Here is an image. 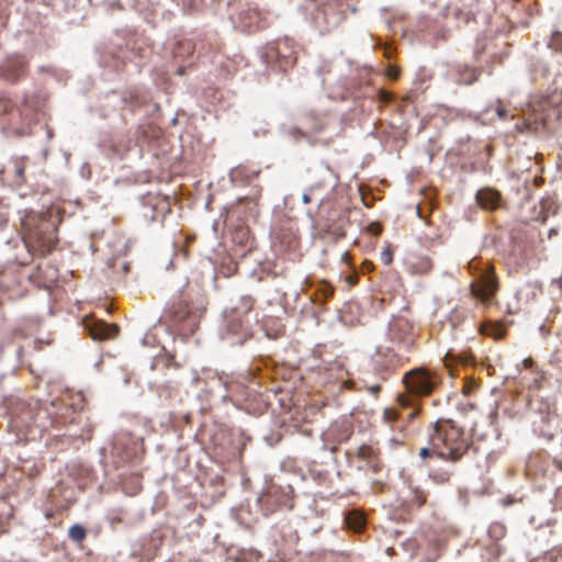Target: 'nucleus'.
I'll return each instance as SVG.
<instances>
[{
  "mask_svg": "<svg viewBox=\"0 0 562 562\" xmlns=\"http://www.w3.org/2000/svg\"><path fill=\"white\" fill-rule=\"evenodd\" d=\"M472 445L471 437L451 419H438L428 428V446L419 450L422 459L439 458L458 462Z\"/></svg>",
  "mask_w": 562,
  "mask_h": 562,
  "instance_id": "f257e3e1",
  "label": "nucleus"
},
{
  "mask_svg": "<svg viewBox=\"0 0 562 562\" xmlns=\"http://www.w3.org/2000/svg\"><path fill=\"white\" fill-rule=\"evenodd\" d=\"M404 391L398 393L396 402L402 411L408 409L407 420H413L422 409L420 400L431 396L441 384L440 374L426 367H418L407 371L402 379Z\"/></svg>",
  "mask_w": 562,
  "mask_h": 562,
  "instance_id": "f03ea898",
  "label": "nucleus"
},
{
  "mask_svg": "<svg viewBox=\"0 0 562 562\" xmlns=\"http://www.w3.org/2000/svg\"><path fill=\"white\" fill-rule=\"evenodd\" d=\"M256 304L251 295H241L231 307L223 313L220 336L229 345H243L251 336L250 321Z\"/></svg>",
  "mask_w": 562,
  "mask_h": 562,
  "instance_id": "7ed1b4c3",
  "label": "nucleus"
},
{
  "mask_svg": "<svg viewBox=\"0 0 562 562\" xmlns=\"http://www.w3.org/2000/svg\"><path fill=\"white\" fill-rule=\"evenodd\" d=\"M256 304L251 295H241L231 307L223 313L220 336L229 345H243L251 336L250 321Z\"/></svg>",
  "mask_w": 562,
  "mask_h": 562,
  "instance_id": "20e7f679",
  "label": "nucleus"
},
{
  "mask_svg": "<svg viewBox=\"0 0 562 562\" xmlns=\"http://www.w3.org/2000/svg\"><path fill=\"white\" fill-rule=\"evenodd\" d=\"M25 243L30 250L46 256L55 248L57 236L52 221L40 215H29L23 221Z\"/></svg>",
  "mask_w": 562,
  "mask_h": 562,
  "instance_id": "39448f33",
  "label": "nucleus"
},
{
  "mask_svg": "<svg viewBox=\"0 0 562 562\" xmlns=\"http://www.w3.org/2000/svg\"><path fill=\"white\" fill-rule=\"evenodd\" d=\"M554 97H542L530 101L524 112L525 125L528 130H552L561 117V110L553 102Z\"/></svg>",
  "mask_w": 562,
  "mask_h": 562,
  "instance_id": "423d86ee",
  "label": "nucleus"
},
{
  "mask_svg": "<svg viewBox=\"0 0 562 562\" xmlns=\"http://www.w3.org/2000/svg\"><path fill=\"white\" fill-rule=\"evenodd\" d=\"M530 422L533 431L552 440L559 430H562V418L557 412V406L548 400H538L532 404Z\"/></svg>",
  "mask_w": 562,
  "mask_h": 562,
  "instance_id": "0eeeda50",
  "label": "nucleus"
},
{
  "mask_svg": "<svg viewBox=\"0 0 562 562\" xmlns=\"http://www.w3.org/2000/svg\"><path fill=\"white\" fill-rule=\"evenodd\" d=\"M262 59L272 69L288 71L296 63L294 42L282 38L268 43L263 49Z\"/></svg>",
  "mask_w": 562,
  "mask_h": 562,
  "instance_id": "6e6552de",
  "label": "nucleus"
},
{
  "mask_svg": "<svg viewBox=\"0 0 562 562\" xmlns=\"http://www.w3.org/2000/svg\"><path fill=\"white\" fill-rule=\"evenodd\" d=\"M167 316L178 330L186 335H192L199 326L201 314L196 308L190 306L187 299L180 297L171 304Z\"/></svg>",
  "mask_w": 562,
  "mask_h": 562,
  "instance_id": "1a4fd4ad",
  "label": "nucleus"
},
{
  "mask_svg": "<svg viewBox=\"0 0 562 562\" xmlns=\"http://www.w3.org/2000/svg\"><path fill=\"white\" fill-rule=\"evenodd\" d=\"M85 327L94 340L113 339L119 335V326L116 324H108L104 321L95 318H86Z\"/></svg>",
  "mask_w": 562,
  "mask_h": 562,
  "instance_id": "9d476101",
  "label": "nucleus"
},
{
  "mask_svg": "<svg viewBox=\"0 0 562 562\" xmlns=\"http://www.w3.org/2000/svg\"><path fill=\"white\" fill-rule=\"evenodd\" d=\"M497 291V281L493 272L485 273L481 279L471 284V293L482 302L490 301Z\"/></svg>",
  "mask_w": 562,
  "mask_h": 562,
  "instance_id": "9b49d317",
  "label": "nucleus"
},
{
  "mask_svg": "<svg viewBox=\"0 0 562 562\" xmlns=\"http://www.w3.org/2000/svg\"><path fill=\"white\" fill-rule=\"evenodd\" d=\"M0 69L7 80L14 82L25 75L27 61L22 56H10L3 61Z\"/></svg>",
  "mask_w": 562,
  "mask_h": 562,
  "instance_id": "f8f14e48",
  "label": "nucleus"
},
{
  "mask_svg": "<svg viewBox=\"0 0 562 562\" xmlns=\"http://www.w3.org/2000/svg\"><path fill=\"white\" fill-rule=\"evenodd\" d=\"M407 494L405 495V502L411 507L420 508L423 507L428 497V492L424 488L422 484L415 481L413 477L408 476L405 480Z\"/></svg>",
  "mask_w": 562,
  "mask_h": 562,
  "instance_id": "ddd939ff",
  "label": "nucleus"
},
{
  "mask_svg": "<svg viewBox=\"0 0 562 562\" xmlns=\"http://www.w3.org/2000/svg\"><path fill=\"white\" fill-rule=\"evenodd\" d=\"M358 459L364 461L373 473H379L383 468L381 451L373 445H361L357 450Z\"/></svg>",
  "mask_w": 562,
  "mask_h": 562,
  "instance_id": "4468645a",
  "label": "nucleus"
},
{
  "mask_svg": "<svg viewBox=\"0 0 562 562\" xmlns=\"http://www.w3.org/2000/svg\"><path fill=\"white\" fill-rule=\"evenodd\" d=\"M259 504L261 510L270 515L285 505V495L272 487L259 498Z\"/></svg>",
  "mask_w": 562,
  "mask_h": 562,
  "instance_id": "2eb2a0df",
  "label": "nucleus"
},
{
  "mask_svg": "<svg viewBox=\"0 0 562 562\" xmlns=\"http://www.w3.org/2000/svg\"><path fill=\"white\" fill-rule=\"evenodd\" d=\"M390 336L394 341L411 345L413 342L411 324L404 318L394 321L390 326Z\"/></svg>",
  "mask_w": 562,
  "mask_h": 562,
  "instance_id": "dca6fc26",
  "label": "nucleus"
},
{
  "mask_svg": "<svg viewBox=\"0 0 562 562\" xmlns=\"http://www.w3.org/2000/svg\"><path fill=\"white\" fill-rule=\"evenodd\" d=\"M476 201L481 207L492 211L499 207L502 195L497 190L485 188L477 192Z\"/></svg>",
  "mask_w": 562,
  "mask_h": 562,
  "instance_id": "f3484780",
  "label": "nucleus"
},
{
  "mask_svg": "<svg viewBox=\"0 0 562 562\" xmlns=\"http://www.w3.org/2000/svg\"><path fill=\"white\" fill-rule=\"evenodd\" d=\"M243 27L252 32L265 26L261 12L257 8L248 9L239 14Z\"/></svg>",
  "mask_w": 562,
  "mask_h": 562,
  "instance_id": "a211bd4d",
  "label": "nucleus"
},
{
  "mask_svg": "<svg viewBox=\"0 0 562 562\" xmlns=\"http://www.w3.org/2000/svg\"><path fill=\"white\" fill-rule=\"evenodd\" d=\"M241 205L245 206L246 211H247V217H252V218H256L259 214V210L257 207V202L252 199H249V198H243V199H239L236 204L232 205L231 206V211L232 212H239V209L241 207Z\"/></svg>",
  "mask_w": 562,
  "mask_h": 562,
  "instance_id": "6ab92c4d",
  "label": "nucleus"
},
{
  "mask_svg": "<svg viewBox=\"0 0 562 562\" xmlns=\"http://www.w3.org/2000/svg\"><path fill=\"white\" fill-rule=\"evenodd\" d=\"M335 289L327 283L326 281H322L314 293V302L318 304H325L327 300L331 299L334 295Z\"/></svg>",
  "mask_w": 562,
  "mask_h": 562,
  "instance_id": "aec40b11",
  "label": "nucleus"
},
{
  "mask_svg": "<svg viewBox=\"0 0 562 562\" xmlns=\"http://www.w3.org/2000/svg\"><path fill=\"white\" fill-rule=\"evenodd\" d=\"M480 331L483 335L493 337L495 339H502L504 337V327L498 323L486 322L481 325Z\"/></svg>",
  "mask_w": 562,
  "mask_h": 562,
  "instance_id": "412c9836",
  "label": "nucleus"
},
{
  "mask_svg": "<svg viewBox=\"0 0 562 562\" xmlns=\"http://www.w3.org/2000/svg\"><path fill=\"white\" fill-rule=\"evenodd\" d=\"M480 76V71L476 68L464 67L459 72L458 82L462 85H472L474 83Z\"/></svg>",
  "mask_w": 562,
  "mask_h": 562,
  "instance_id": "4be33fe9",
  "label": "nucleus"
},
{
  "mask_svg": "<svg viewBox=\"0 0 562 562\" xmlns=\"http://www.w3.org/2000/svg\"><path fill=\"white\" fill-rule=\"evenodd\" d=\"M148 203L153 205L162 216L171 212V206L167 198H150Z\"/></svg>",
  "mask_w": 562,
  "mask_h": 562,
  "instance_id": "5701e85b",
  "label": "nucleus"
},
{
  "mask_svg": "<svg viewBox=\"0 0 562 562\" xmlns=\"http://www.w3.org/2000/svg\"><path fill=\"white\" fill-rule=\"evenodd\" d=\"M223 383L229 396L245 395V386L243 383L233 380H225Z\"/></svg>",
  "mask_w": 562,
  "mask_h": 562,
  "instance_id": "b1692460",
  "label": "nucleus"
},
{
  "mask_svg": "<svg viewBox=\"0 0 562 562\" xmlns=\"http://www.w3.org/2000/svg\"><path fill=\"white\" fill-rule=\"evenodd\" d=\"M490 111H494L499 120H506L508 117V112L501 100H496L495 102L491 103L486 108L485 112L488 113Z\"/></svg>",
  "mask_w": 562,
  "mask_h": 562,
  "instance_id": "393cba45",
  "label": "nucleus"
},
{
  "mask_svg": "<svg viewBox=\"0 0 562 562\" xmlns=\"http://www.w3.org/2000/svg\"><path fill=\"white\" fill-rule=\"evenodd\" d=\"M68 535L72 541L81 542L85 540L87 532L81 525H74L69 528Z\"/></svg>",
  "mask_w": 562,
  "mask_h": 562,
  "instance_id": "a878e982",
  "label": "nucleus"
},
{
  "mask_svg": "<svg viewBox=\"0 0 562 562\" xmlns=\"http://www.w3.org/2000/svg\"><path fill=\"white\" fill-rule=\"evenodd\" d=\"M347 521L348 525L356 530H359L364 526V518L357 514L349 515Z\"/></svg>",
  "mask_w": 562,
  "mask_h": 562,
  "instance_id": "bb28decb",
  "label": "nucleus"
},
{
  "mask_svg": "<svg viewBox=\"0 0 562 562\" xmlns=\"http://www.w3.org/2000/svg\"><path fill=\"white\" fill-rule=\"evenodd\" d=\"M400 418H401V413L396 408L390 407V408H386L383 413V419L389 424H393L396 420H398Z\"/></svg>",
  "mask_w": 562,
  "mask_h": 562,
  "instance_id": "cd10ccee",
  "label": "nucleus"
},
{
  "mask_svg": "<svg viewBox=\"0 0 562 562\" xmlns=\"http://www.w3.org/2000/svg\"><path fill=\"white\" fill-rule=\"evenodd\" d=\"M380 259L385 266H389L392 263L393 251L389 246L381 251Z\"/></svg>",
  "mask_w": 562,
  "mask_h": 562,
  "instance_id": "c85d7f7f",
  "label": "nucleus"
},
{
  "mask_svg": "<svg viewBox=\"0 0 562 562\" xmlns=\"http://www.w3.org/2000/svg\"><path fill=\"white\" fill-rule=\"evenodd\" d=\"M430 477L438 482V483H446L450 480V473L449 472H441V473H431Z\"/></svg>",
  "mask_w": 562,
  "mask_h": 562,
  "instance_id": "c756f323",
  "label": "nucleus"
},
{
  "mask_svg": "<svg viewBox=\"0 0 562 562\" xmlns=\"http://www.w3.org/2000/svg\"><path fill=\"white\" fill-rule=\"evenodd\" d=\"M400 74H401V69L396 66H389L386 69V75L392 80L398 79Z\"/></svg>",
  "mask_w": 562,
  "mask_h": 562,
  "instance_id": "7c9ffc66",
  "label": "nucleus"
},
{
  "mask_svg": "<svg viewBox=\"0 0 562 562\" xmlns=\"http://www.w3.org/2000/svg\"><path fill=\"white\" fill-rule=\"evenodd\" d=\"M378 97L382 103H389L393 100V94L386 90H380Z\"/></svg>",
  "mask_w": 562,
  "mask_h": 562,
  "instance_id": "2f4dec72",
  "label": "nucleus"
},
{
  "mask_svg": "<svg viewBox=\"0 0 562 562\" xmlns=\"http://www.w3.org/2000/svg\"><path fill=\"white\" fill-rule=\"evenodd\" d=\"M364 387H366V390L369 393H371L374 396H378L379 393L381 392V389H382L380 383H374V384L366 385Z\"/></svg>",
  "mask_w": 562,
  "mask_h": 562,
  "instance_id": "473e14b6",
  "label": "nucleus"
},
{
  "mask_svg": "<svg viewBox=\"0 0 562 562\" xmlns=\"http://www.w3.org/2000/svg\"><path fill=\"white\" fill-rule=\"evenodd\" d=\"M368 229H369V232H370L372 235H374V236L380 235V234H381V232H382V227H381L379 224H376V223H372V224H370V225H369V227H368Z\"/></svg>",
  "mask_w": 562,
  "mask_h": 562,
  "instance_id": "72a5a7b5",
  "label": "nucleus"
},
{
  "mask_svg": "<svg viewBox=\"0 0 562 562\" xmlns=\"http://www.w3.org/2000/svg\"><path fill=\"white\" fill-rule=\"evenodd\" d=\"M297 244L296 235L293 232H290L289 240L286 241L288 247H295Z\"/></svg>",
  "mask_w": 562,
  "mask_h": 562,
  "instance_id": "f704fd0d",
  "label": "nucleus"
},
{
  "mask_svg": "<svg viewBox=\"0 0 562 562\" xmlns=\"http://www.w3.org/2000/svg\"><path fill=\"white\" fill-rule=\"evenodd\" d=\"M397 364H398V360L395 359V355L392 353V357H391V359L389 361V364L386 366V369L393 371V370H395Z\"/></svg>",
  "mask_w": 562,
  "mask_h": 562,
  "instance_id": "c9c22d12",
  "label": "nucleus"
},
{
  "mask_svg": "<svg viewBox=\"0 0 562 562\" xmlns=\"http://www.w3.org/2000/svg\"><path fill=\"white\" fill-rule=\"evenodd\" d=\"M363 269H364L366 271H371V270L373 269V263H372L371 261H366V262L363 263Z\"/></svg>",
  "mask_w": 562,
  "mask_h": 562,
  "instance_id": "e433bc0d",
  "label": "nucleus"
},
{
  "mask_svg": "<svg viewBox=\"0 0 562 562\" xmlns=\"http://www.w3.org/2000/svg\"><path fill=\"white\" fill-rule=\"evenodd\" d=\"M23 172H24V168H23V167H21V166H18V168H16V173H18V176H19V177H22V176H23Z\"/></svg>",
  "mask_w": 562,
  "mask_h": 562,
  "instance_id": "4c0bfd02",
  "label": "nucleus"
},
{
  "mask_svg": "<svg viewBox=\"0 0 562 562\" xmlns=\"http://www.w3.org/2000/svg\"><path fill=\"white\" fill-rule=\"evenodd\" d=\"M303 201H304V203H310L311 199H310V196L307 194H304L303 195Z\"/></svg>",
  "mask_w": 562,
  "mask_h": 562,
  "instance_id": "58836bf2",
  "label": "nucleus"
},
{
  "mask_svg": "<svg viewBox=\"0 0 562 562\" xmlns=\"http://www.w3.org/2000/svg\"><path fill=\"white\" fill-rule=\"evenodd\" d=\"M349 282H350V284H355L357 282V278L356 277H350L349 278Z\"/></svg>",
  "mask_w": 562,
  "mask_h": 562,
  "instance_id": "ea45409f",
  "label": "nucleus"
},
{
  "mask_svg": "<svg viewBox=\"0 0 562 562\" xmlns=\"http://www.w3.org/2000/svg\"><path fill=\"white\" fill-rule=\"evenodd\" d=\"M495 529H499V531H503V528H502V526H499V525L493 526V527L491 528V530H495Z\"/></svg>",
  "mask_w": 562,
  "mask_h": 562,
  "instance_id": "a19ab883",
  "label": "nucleus"
},
{
  "mask_svg": "<svg viewBox=\"0 0 562 562\" xmlns=\"http://www.w3.org/2000/svg\"><path fill=\"white\" fill-rule=\"evenodd\" d=\"M348 258H349V254H348V252H345V254L342 255V260H344V261H347V260H348Z\"/></svg>",
  "mask_w": 562,
  "mask_h": 562,
  "instance_id": "79ce46f5",
  "label": "nucleus"
},
{
  "mask_svg": "<svg viewBox=\"0 0 562 562\" xmlns=\"http://www.w3.org/2000/svg\"><path fill=\"white\" fill-rule=\"evenodd\" d=\"M557 467L562 471V462L561 461L557 462Z\"/></svg>",
  "mask_w": 562,
  "mask_h": 562,
  "instance_id": "37998d69",
  "label": "nucleus"
},
{
  "mask_svg": "<svg viewBox=\"0 0 562 562\" xmlns=\"http://www.w3.org/2000/svg\"><path fill=\"white\" fill-rule=\"evenodd\" d=\"M553 234L555 235V234H557V231L551 229V231H550V234H549V237H551Z\"/></svg>",
  "mask_w": 562,
  "mask_h": 562,
  "instance_id": "c03bdc74",
  "label": "nucleus"
},
{
  "mask_svg": "<svg viewBox=\"0 0 562 562\" xmlns=\"http://www.w3.org/2000/svg\"><path fill=\"white\" fill-rule=\"evenodd\" d=\"M0 288H1L2 290H8V288H7L4 284H0Z\"/></svg>",
  "mask_w": 562,
  "mask_h": 562,
  "instance_id": "a18cd8bd",
  "label": "nucleus"
},
{
  "mask_svg": "<svg viewBox=\"0 0 562 562\" xmlns=\"http://www.w3.org/2000/svg\"><path fill=\"white\" fill-rule=\"evenodd\" d=\"M386 58H391V54L389 52H385Z\"/></svg>",
  "mask_w": 562,
  "mask_h": 562,
  "instance_id": "49530a36",
  "label": "nucleus"
},
{
  "mask_svg": "<svg viewBox=\"0 0 562 562\" xmlns=\"http://www.w3.org/2000/svg\"><path fill=\"white\" fill-rule=\"evenodd\" d=\"M557 40L562 41V36H561V35H558V36H557Z\"/></svg>",
  "mask_w": 562,
  "mask_h": 562,
  "instance_id": "de8ad7c7",
  "label": "nucleus"
}]
</instances>
